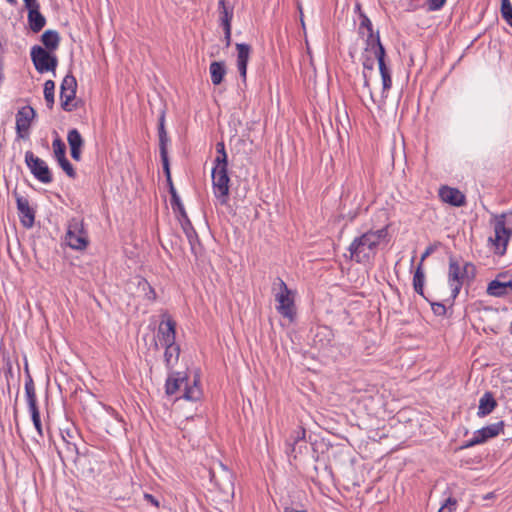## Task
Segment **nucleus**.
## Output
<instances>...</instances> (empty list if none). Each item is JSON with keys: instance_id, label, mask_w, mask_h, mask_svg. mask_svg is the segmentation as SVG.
<instances>
[{"instance_id": "72a5a7b5", "label": "nucleus", "mask_w": 512, "mask_h": 512, "mask_svg": "<svg viewBox=\"0 0 512 512\" xmlns=\"http://www.w3.org/2000/svg\"><path fill=\"white\" fill-rule=\"evenodd\" d=\"M52 148L56 161L66 157V145L58 135L52 142Z\"/></svg>"}, {"instance_id": "c756f323", "label": "nucleus", "mask_w": 512, "mask_h": 512, "mask_svg": "<svg viewBox=\"0 0 512 512\" xmlns=\"http://www.w3.org/2000/svg\"><path fill=\"white\" fill-rule=\"evenodd\" d=\"M67 141L70 149H82L84 146V140L80 134V132L76 129H70L67 134Z\"/></svg>"}, {"instance_id": "2f4dec72", "label": "nucleus", "mask_w": 512, "mask_h": 512, "mask_svg": "<svg viewBox=\"0 0 512 512\" xmlns=\"http://www.w3.org/2000/svg\"><path fill=\"white\" fill-rule=\"evenodd\" d=\"M54 92H55V82L53 80H47L44 83V98L46 101V105L49 109L53 108L54 105Z\"/></svg>"}, {"instance_id": "de8ad7c7", "label": "nucleus", "mask_w": 512, "mask_h": 512, "mask_svg": "<svg viewBox=\"0 0 512 512\" xmlns=\"http://www.w3.org/2000/svg\"><path fill=\"white\" fill-rule=\"evenodd\" d=\"M431 308L436 316H444L446 314V306L441 302H432Z\"/></svg>"}, {"instance_id": "6e6552de", "label": "nucleus", "mask_w": 512, "mask_h": 512, "mask_svg": "<svg viewBox=\"0 0 512 512\" xmlns=\"http://www.w3.org/2000/svg\"><path fill=\"white\" fill-rule=\"evenodd\" d=\"M65 240L67 245L75 250H83L87 247L89 241L82 221L77 218L69 221Z\"/></svg>"}, {"instance_id": "4d7b16f0", "label": "nucleus", "mask_w": 512, "mask_h": 512, "mask_svg": "<svg viewBox=\"0 0 512 512\" xmlns=\"http://www.w3.org/2000/svg\"><path fill=\"white\" fill-rule=\"evenodd\" d=\"M223 31H224L225 46L229 47L231 45V27L223 28Z\"/></svg>"}, {"instance_id": "7ed1b4c3", "label": "nucleus", "mask_w": 512, "mask_h": 512, "mask_svg": "<svg viewBox=\"0 0 512 512\" xmlns=\"http://www.w3.org/2000/svg\"><path fill=\"white\" fill-rule=\"evenodd\" d=\"M183 388V394L180 398L188 401H197L202 396V390L199 386V380L194 379L193 384L189 382V378L186 374L181 372H172L168 375L165 382V393L168 396L176 394Z\"/></svg>"}, {"instance_id": "a211bd4d", "label": "nucleus", "mask_w": 512, "mask_h": 512, "mask_svg": "<svg viewBox=\"0 0 512 512\" xmlns=\"http://www.w3.org/2000/svg\"><path fill=\"white\" fill-rule=\"evenodd\" d=\"M486 293L492 297H506L512 294V279L508 282L492 280L488 283Z\"/></svg>"}, {"instance_id": "13d9d810", "label": "nucleus", "mask_w": 512, "mask_h": 512, "mask_svg": "<svg viewBox=\"0 0 512 512\" xmlns=\"http://www.w3.org/2000/svg\"><path fill=\"white\" fill-rule=\"evenodd\" d=\"M81 153H82V149H75V148L70 149L71 157H72L75 161H80V159H81Z\"/></svg>"}, {"instance_id": "a878e982", "label": "nucleus", "mask_w": 512, "mask_h": 512, "mask_svg": "<svg viewBox=\"0 0 512 512\" xmlns=\"http://www.w3.org/2000/svg\"><path fill=\"white\" fill-rule=\"evenodd\" d=\"M137 288L142 292L145 299L155 301L157 294L150 283L143 277H137Z\"/></svg>"}, {"instance_id": "680f3d73", "label": "nucleus", "mask_w": 512, "mask_h": 512, "mask_svg": "<svg viewBox=\"0 0 512 512\" xmlns=\"http://www.w3.org/2000/svg\"><path fill=\"white\" fill-rule=\"evenodd\" d=\"M363 78H364V87L369 89L370 96H371V98H373V94H372V91L370 89L369 79H368V76H367L365 71H363ZM372 100L374 101V99H372Z\"/></svg>"}, {"instance_id": "f257e3e1", "label": "nucleus", "mask_w": 512, "mask_h": 512, "mask_svg": "<svg viewBox=\"0 0 512 512\" xmlns=\"http://www.w3.org/2000/svg\"><path fill=\"white\" fill-rule=\"evenodd\" d=\"M387 237L388 227H383L378 230H368L354 238L348 247L350 260L356 263L368 262L376 255L379 244L386 241Z\"/></svg>"}, {"instance_id": "49530a36", "label": "nucleus", "mask_w": 512, "mask_h": 512, "mask_svg": "<svg viewBox=\"0 0 512 512\" xmlns=\"http://www.w3.org/2000/svg\"><path fill=\"white\" fill-rule=\"evenodd\" d=\"M160 157H161V161H162V166H163L164 174H165L166 178H170L171 177V171H170V163H169V158H168V152L160 153Z\"/></svg>"}, {"instance_id": "412c9836", "label": "nucleus", "mask_w": 512, "mask_h": 512, "mask_svg": "<svg viewBox=\"0 0 512 512\" xmlns=\"http://www.w3.org/2000/svg\"><path fill=\"white\" fill-rule=\"evenodd\" d=\"M209 72L211 76V82L213 85H219L222 83L224 76L226 75V66L223 61H214L209 66Z\"/></svg>"}, {"instance_id": "aec40b11", "label": "nucleus", "mask_w": 512, "mask_h": 512, "mask_svg": "<svg viewBox=\"0 0 512 512\" xmlns=\"http://www.w3.org/2000/svg\"><path fill=\"white\" fill-rule=\"evenodd\" d=\"M497 407V401L492 392H485L481 398L479 399L478 405V417H485L493 412V410Z\"/></svg>"}, {"instance_id": "4be33fe9", "label": "nucleus", "mask_w": 512, "mask_h": 512, "mask_svg": "<svg viewBox=\"0 0 512 512\" xmlns=\"http://www.w3.org/2000/svg\"><path fill=\"white\" fill-rule=\"evenodd\" d=\"M41 42L47 51H55L60 44V36L56 30H46L41 36Z\"/></svg>"}, {"instance_id": "37998d69", "label": "nucleus", "mask_w": 512, "mask_h": 512, "mask_svg": "<svg viewBox=\"0 0 512 512\" xmlns=\"http://www.w3.org/2000/svg\"><path fill=\"white\" fill-rule=\"evenodd\" d=\"M360 24H359V34L364 35V29L367 30V32L373 31V25L371 20L368 18L366 14L363 12H360Z\"/></svg>"}, {"instance_id": "c03bdc74", "label": "nucleus", "mask_w": 512, "mask_h": 512, "mask_svg": "<svg viewBox=\"0 0 512 512\" xmlns=\"http://www.w3.org/2000/svg\"><path fill=\"white\" fill-rule=\"evenodd\" d=\"M457 500L453 497H448L438 512H453L456 510Z\"/></svg>"}, {"instance_id": "dca6fc26", "label": "nucleus", "mask_w": 512, "mask_h": 512, "mask_svg": "<svg viewBox=\"0 0 512 512\" xmlns=\"http://www.w3.org/2000/svg\"><path fill=\"white\" fill-rule=\"evenodd\" d=\"M504 422L499 421L490 425H487L474 432L475 438L478 440L479 445L485 443L491 438L498 436L503 433Z\"/></svg>"}, {"instance_id": "473e14b6", "label": "nucleus", "mask_w": 512, "mask_h": 512, "mask_svg": "<svg viewBox=\"0 0 512 512\" xmlns=\"http://www.w3.org/2000/svg\"><path fill=\"white\" fill-rule=\"evenodd\" d=\"M236 49L237 63H248L251 52V46L246 43H237Z\"/></svg>"}, {"instance_id": "4468645a", "label": "nucleus", "mask_w": 512, "mask_h": 512, "mask_svg": "<svg viewBox=\"0 0 512 512\" xmlns=\"http://www.w3.org/2000/svg\"><path fill=\"white\" fill-rule=\"evenodd\" d=\"M158 328V338L160 343L164 345L176 344V322L168 315H164Z\"/></svg>"}, {"instance_id": "052dcab7", "label": "nucleus", "mask_w": 512, "mask_h": 512, "mask_svg": "<svg viewBox=\"0 0 512 512\" xmlns=\"http://www.w3.org/2000/svg\"><path fill=\"white\" fill-rule=\"evenodd\" d=\"M433 252V248L432 247H427L426 250L423 252V254L421 255V259H420V263L421 265L423 266V262L424 260Z\"/></svg>"}, {"instance_id": "4c0bfd02", "label": "nucleus", "mask_w": 512, "mask_h": 512, "mask_svg": "<svg viewBox=\"0 0 512 512\" xmlns=\"http://www.w3.org/2000/svg\"><path fill=\"white\" fill-rule=\"evenodd\" d=\"M216 152L218 156L214 160L215 165H228L227 154L225 151V145L223 142H218L216 144Z\"/></svg>"}, {"instance_id": "f3484780", "label": "nucleus", "mask_w": 512, "mask_h": 512, "mask_svg": "<svg viewBox=\"0 0 512 512\" xmlns=\"http://www.w3.org/2000/svg\"><path fill=\"white\" fill-rule=\"evenodd\" d=\"M183 232L185 233L188 242L190 244L191 252L198 256L202 252V246L196 230L194 229L190 219H186V222L181 223Z\"/></svg>"}, {"instance_id": "423d86ee", "label": "nucleus", "mask_w": 512, "mask_h": 512, "mask_svg": "<svg viewBox=\"0 0 512 512\" xmlns=\"http://www.w3.org/2000/svg\"><path fill=\"white\" fill-rule=\"evenodd\" d=\"M30 56L35 69L39 73H45L48 71L55 72L58 65V59L50 51H47L42 46L35 45L31 48Z\"/></svg>"}, {"instance_id": "5701e85b", "label": "nucleus", "mask_w": 512, "mask_h": 512, "mask_svg": "<svg viewBox=\"0 0 512 512\" xmlns=\"http://www.w3.org/2000/svg\"><path fill=\"white\" fill-rule=\"evenodd\" d=\"M29 28L34 32H40L46 25V18L39 10L30 11L27 16Z\"/></svg>"}, {"instance_id": "c85d7f7f", "label": "nucleus", "mask_w": 512, "mask_h": 512, "mask_svg": "<svg viewBox=\"0 0 512 512\" xmlns=\"http://www.w3.org/2000/svg\"><path fill=\"white\" fill-rule=\"evenodd\" d=\"M165 346V352H164V360L166 363V366L170 368L172 366V362H177L179 355H180V347L177 344H169L164 345Z\"/></svg>"}, {"instance_id": "393cba45", "label": "nucleus", "mask_w": 512, "mask_h": 512, "mask_svg": "<svg viewBox=\"0 0 512 512\" xmlns=\"http://www.w3.org/2000/svg\"><path fill=\"white\" fill-rule=\"evenodd\" d=\"M425 273L421 263L418 264L413 275V289L420 296L425 298L424 295Z\"/></svg>"}, {"instance_id": "c9c22d12", "label": "nucleus", "mask_w": 512, "mask_h": 512, "mask_svg": "<svg viewBox=\"0 0 512 512\" xmlns=\"http://www.w3.org/2000/svg\"><path fill=\"white\" fill-rule=\"evenodd\" d=\"M377 42L381 43L379 32H367L364 51L371 52L372 50H374L377 47Z\"/></svg>"}, {"instance_id": "20e7f679", "label": "nucleus", "mask_w": 512, "mask_h": 512, "mask_svg": "<svg viewBox=\"0 0 512 512\" xmlns=\"http://www.w3.org/2000/svg\"><path fill=\"white\" fill-rule=\"evenodd\" d=\"M475 277L476 267L473 263L465 262L461 266L456 258H449L448 283L452 299L459 295L465 279L473 280Z\"/></svg>"}, {"instance_id": "cd10ccee", "label": "nucleus", "mask_w": 512, "mask_h": 512, "mask_svg": "<svg viewBox=\"0 0 512 512\" xmlns=\"http://www.w3.org/2000/svg\"><path fill=\"white\" fill-rule=\"evenodd\" d=\"M379 71L382 80V97L386 98L388 91L392 87L391 71L386 64H381Z\"/></svg>"}, {"instance_id": "774afa93", "label": "nucleus", "mask_w": 512, "mask_h": 512, "mask_svg": "<svg viewBox=\"0 0 512 512\" xmlns=\"http://www.w3.org/2000/svg\"><path fill=\"white\" fill-rule=\"evenodd\" d=\"M416 8H417L416 6H411L408 10L409 11H414V10H416Z\"/></svg>"}, {"instance_id": "69168bd1", "label": "nucleus", "mask_w": 512, "mask_h": 512, "mask_svg": "<svg viewBox=\"0 0 512 512\" xmlns=\"http://www.w3.org/2000/svg\"><path fill=\"white\" fill-rule=\"evenodd\" d=\"M107 410H108L109 412H111V414H116V415H117V413L115 412V410H114L113 408L108 407V408H107Z\"/></svg>"}, {"instance_id": "9d476101", "label": "nucleus", "mask_w": 512, "mask_h": 512, "mask_svg": "<svg viewBox=\"0 0 512 512\" xmlns=\"http://www.w3.org/2000/svg\"><path fill=\"white\" fill-rule=\"evenodd\" d=\"M278 280L280 291L275 295V300L278 302L276 309L284 318H288L292 321L296 315V311L294 299L291 297V290L288 289L282 279Z\"/></svg>"}, {"instance_id": "1a4fd4ad", "label": "nucleus", "mask_w": 512, "mask_h": 512, "mask_svg": "<svg viewBox=\"0 0 512 512\" xmlns=\"http://www.w3.org/2000/svg\"><path fill=\"white\" fill-rule=\"evenodd\" d=\"M220 471L217 473L215 469L209 470L210 481L215 487L225 495L234 493V477L233 473L223 464L219 463Z\"/></svg>"}, {"instance_id": "f03ea898", "label": "nucleus", "mask_w": 512, "mask_h": 512, "mask_svg": "<svg viewBox=\"0 0 512 512\" xmlns=\"http://www.w3.org/2000/svg\"><path fill=\"white\" fill-rule=\"evenodd\" d=\"M491 223L494 228V237H490L489 242L492 243L495 254L502 256L506 253L512 237V211L492 215Z\"/></svg>"}, {"instance_id": "a18cd8bd", "label": "nucleus", "mask_w": 512, "mask_h": 512, "mask_svg": "<svg viewBox=\"0 0 512 512\" xmlns=\"http://www.w3.org/2000/svg\"><path fill=\"white\" fill-rule=\"evenodd\" d=\"M30 413H31V418H32V422L34 424L35 429L37 430L39 435L42 436L43 432H42V424H41L39 409L30 411Z\"/></svg>"}, {"instance_id": "603ef678", "label": "nucleus", "mask_w": 512, "mask_h": 512, "mask_svg": "<svg viewBox=\"0 0 512 512\" xmlns=\"http://www.w3.org/2000/svg\"><path fill=\"white\" fill-rule=\"evenodd\" d=\"M286 445H287V449H286V452L288 453V455H293L294 458H296L297 456V447L299 448V445L298 444H294L293 442L291 441H288L286 442Z\"/></svg>"}, {"instance_id": "b1692460", "label": "nucleus", "mask_w": 512, "mask_h": 512, "mask_svg": "<svg viewBox=\"0 0 512 512\" xmlns=\"http://www.w3.org/2000/svg\"><path fill=\"white\" fill-rule=\"evenodd\" d=\"M25 394L28 403L29 411L38 409L37 397L35 392V385L30 375L27 376L25 381Z\"/></svg>"}, {"instance_id": "0eeeda50", "label": "nucleus", "mask_w": 512, "mask_h": 512, "mask_svg": "<svg viewBox=\"0 0 512 512\" xmlns=\"http://www.w3.org/2000/svg\"><path fill=\"white\" fill-rule=\"evenodd\" d=\"M25 163L31 174L39 182L49 184L53 181V175L47 163L32 151L25 152Z\"/></svg>"}, {"instance_id": "5fc2aeb1", "label": "nucleus", "mask_w": 512, "mask_h": 512, "mask_svg": "<svg viewBox=\"0 0 512 512\" xmlns=\"http://www.w3.org/2000/svg\"><path fill=\"white\" fill-rule=\"evenodd\" d=\"M247 65L248 63H237V68L243 81H246Z\"/></svg>"}, {"instance_id": "bf43d9fd", "label": "nucleus", "mask_w": 512, "mask_h": 512, "mask_svg": "<svg viewBox=\"0 0 512 512\" xmlns=\"http://www.w3.org/2000/svg\"><path fill=\"white\" fill-rule=\"evenodd\" d=\"M177 214H178L177 218H178L180 224L183 223V222H186V219H189V217H188V215L186 213L185 208H183L182 210H179L177 212Z\"/></svg>"}, {"instance_id": "7c9ffc66", "label": "nucleus", "mask_w": 512, "mask_h": 512, "mask_svg": "<svg viewBox=\"0 0 512 512\" xmlns=\"http://www.w3.org/2000/svg\"><path fill=\"white\" fill-rule=\"evenodd\" d=\"M164 115H162L159 119V125H158V136H159V150L160 153L168 152L167 151V145L169 142V137L167 135V132L165 130L164 126Z\"/></svg>"}, {"instance_id": "f8f14e48", "label": "nucleus", "mask_w": 512, "mask_h": 512, "mask_svg": "<svg viewBox=\"0 0 512 512\" xmlns=\"http://www.w3.org/2000/svg\"><path fill=\"white\" fill-rule=\"evenodd\" d=\"M36 111L31 106H24L16 113V134L18 139H28L29 129Z\"/></svg>"}, {"instance_id": "338daca9", "label": "nucleus", "mask_w": 512, "mask_h": 512, "mask_svg": "<svg viewBox=\"0 0 512 512\" xmlns=\"http://www.w3.org/2000/svg\"><path fill=\"white\" fill-rule=\"evenodd\" d=\"M11 5H16L17 4V0H7Z\"/></svg>"}, {"instance_id": "ea45409f", "label": "nucleus", "mask_w": 512, "mask_h": 512, "mask_svg": "<svg viewBox=\"0 0 512 512\" xmlns=\"http://www.w3.org/2000/svg\"><path fill=\"white\" fill-rule=\"evenodd\" d=\"M171 198H170V204L172 207V210L174 213H177L179 210H182L184 208V205L176 191L175 188L171 189Z\"/></svg>"}, {"instance_id": "79ce46f5", "label": "nucleus", "mask_w": 512, "mask_h": 512, "mask_svg": "<svg viewBox=\"0 0 512 512\" xmlns=\"http://www.w3.org/2000/svg\"><path fill=\"white\" fill-rule=\"evenodd\" d=\"M374 56L371 52L363 51L361 55L363 69L372 71L374 69Z\"/></svg>"}, {"instance_id": "9b49d317", "label": "nucleus", "mask_w": 512, "mask_h": 512, "mask_svg": "<svg viewBox=\"0 0 512 512\" xmlns=\"http://www.w3.org/2000/svg\"><path fill=\"white\" fill-rule=\"evenodd\" d=\"M77 81L76 78L68 73L60 85L61 108L66 112H72L77 108V104H72L76 97Z\"/></svg>"}, {"instance_id": "39448f33", "label": "nucleus", "mask_w": 512, "mask_h": 512, "mask_svg": "<svg viewBox=\"0 0 512 512\" xmlns=\"http://www.w3.org/2000/svg\"><path fill=\"white\" fill-rule=\"evenodd\" d=\"M228 165H214L212 169V184L215 197L222 205L227 204L229 196Z\"/></svg>"}, {"instance_id": "8fccbe9b", "label": "nucleus", "mask_w": 512, "mask_h": 512, "mask_svg": "<svg viewBox=\"0 0 512 512\" xmlns=\"http://www.w3.org/2000/svg\"><path fill=\"white\" fill-rule=\"evenodd\" d=\"M23 2L24 7L27 9L28 13H30L32 10L35 11L40 9L38 0H23Z\"/></svg>"}, {"instance_id": "f704fd0d", "label": "nucleus", "mask_w": 512, "mask_h": 512, "mask_svg": "<svg viewBox=\"0 0 512 512\" xmlns=\"http://www.w3.org/2000/svg\"><path fill=\"white\" fill-rule=\"evenodd\" d=\"M305 435H306L305 429L302 428V427H299L297 430H295L290 435L288 441H291L294 444H298L299 445V452H301L302 447L306 448Z\"/></svg>"}, {"instance_id": "58836bf2", "label": "nucleus", "mask_w": 512, "mask_h": 512, "mask_svg": "<svg viewBox=\"0 0 512 512\" xmlns=\"http://www.w3.org/2000/svg\"><path fill=\"white\" fill-rule=\"evenodd\" d=\"M59 166L63 169V171L67 174L70 178L76 177V171L73 167V165L69 162L67 157L57 160Z\"/></svg>"}, {"instance_id": "0e129e2a", "label": "nucleus", "mask_w": 512, "mask_h": 512, "mask_svg": "<svg viewBox=\"0 0 512 512\" xmlns=\"http://www.w3.org/2000/svg\"><path fill=\"white\" fill-rule=\"evenodd\" d=\"M166 181H167V184H168V187H169V194L171 195V189L172 188H175L174 185H173V182H172V178H166Z\"/></svg>"}, {"instance_id": "ddd939ff", "label": "nucleus", "mask_w": 512, "mask_h": 512, "mask_svg": "<svg viewBox=\"0 0 512 512\" xmlns=\"http://www.w3.org/2000/svg\"><path fill=\"white\" fill-rule=\"evenodd\" d=\"M13 196L16 200L21 224L25 228H31L35 222V212L30 207L28 199L20 195L16 190L13 191Z\"/></svg>"}, {"instance_id": "09e8293b", "label": "nucleus", "mask_w": 512, "mask_h": 512, "mask_svg": "<svg viewBox=\"0 0 512 512\" xmlns=\"http://www.w3.org/2000/svg\"><path fill=\"white\" fill-rule=\"evenodd\" d=\"M445 3L446 0H427L428 10L438 11L444 6Z\"/></svg>"}, {"instance_id": "e2e57ef3", "label": "nucleus", "mask_w": 512, "mask_h": 512, "mask_svg": "<svg viewBox=\"0 0 512 512\" xmlns=\"http://www.w3.org/2000/svg\"><path fill=\"white\" fill-rule=\"evenodd\" d=\"M283 512H307L306 510H303V509H295L291 506H285L283 508Z\"/></svg>"}, {"instance_id": "6e6d98bb", "label": "nucleus", "mask_w": 512, "mask_h": 512, "mask_svg": "<svg viewBox=\"0 0 512 512\" xmlns=\"http://www.w3.org/2000/svg\"><path fill=\"white\" fill-rule=\"evenodd\" d=\"M509 279H512V274H509V272H501L496 276L494 280H499L500 282H508Z\"/></svg>"}, {"instance_id": "2eb2a0df", "label": "nucleus", "mask_w": 512, "mask_h": 512, "mask_svg": "<svg viewBox=\"0 0 512 512\" xmlns=\"http://www.w3.org/2000/svg\"><path fill=\"white\" fill-rule=\"evenodd\" d=\"M439 198L454 207H462L466 204L465 195L457 188L442 186L439 189Z\"/></svg>"}, {"instance_id": "3c124183", "label": "nucleus", "mask_w": 512, "mask_h": 512, "mask_svg": "<svg viewBox=\"0 0 512 512\" xmlns=\"http://www.w3.org/2000/svg\"><path fill=\"white\" fill-rule=\"evenodd\" d=\"M476 445H479L478 443V440L475 438V436L473 435V437L467 441H464L458 448V450H464V449H468V448H471L473 446H476Z\"/></svg>"}, {"instance_id": "a19ab883", "label": "nucleus", "mask_w": 512, "mask_h": 512, "mask_svg": "<svg viewBox=\"0 0 512 512\" xmlns=\"http://www.w3.org/2000/svg\"><path fill=\"white\" fill-rule=\"evenodd\" d=\"M377 47L371 51V53L373 54L374 58L377 59L378 61V67H381V64H386L385 62V56H386V51H385V48L384 46L382 45V43H376Z\"/></svg>"}, {"instance_id": "e433bc0d", "label": "nucleus", "mask_w": 512, "mask_h": 512, "mask_svg": "<svg viewBox=\"0 0 512 512\" xmlns=\"http://www.w3.org/2000/svg\"><path fill=\"white\" fill-rule=\"evenodd\" d=\"M501 15L506 23L512 27V4L510 0H501Z\"/></svg>"}, {"instance_id": "864d4df0", "label": "nucleus", "mask_w": 512, "mask_h": 512, "mask_svg": "<svg viewBox=\"0 0 512 512\" xmlns=\"http://www.w3.org/2000/svg\"><path fill=\"white\" fill-rule=\"evenodd\" d=\"M144 499L147 503H150L151 505H153L155 508H158L159 507V501L156 497H154L152 494H148V493H145L144 494Z\"/></svg>"}, {"instance_id": "bb28decb", "label": "nucleus", "mask_w": 512, "mask_h": 512, "mask_svg": "<svg viewBox=\"0 0 512 512\" xmlns=\"http://www.w3.org/2000/svg\"><path fill=\"white\" fill-rule=\"evenodd\" d=\"M219 11H220V25L222 28L231 27V21L233 18V7H228L225 4V0H219Z\"/></svg>"}, {"instance_id": "6ab92c4d", "label": "nucleus", "mask_w": 512, "mask_h": 512, "mask_svg": "<svg viewBox=\"0 0 512 512\" xmlns=\"http://www.w3.org/2000/svg\"><path fill=\"white\" fill-rule=\"evenodd\" d=\"M63 447L57 448L58 455L62 462L76 463L79 457L78 447L75 443L69 442L62 436Z\"/></svg>"}]
</instances>
